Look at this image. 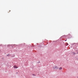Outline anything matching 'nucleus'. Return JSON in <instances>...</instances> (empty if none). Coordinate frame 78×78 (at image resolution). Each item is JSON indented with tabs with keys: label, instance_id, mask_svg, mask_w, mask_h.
Wrapping results in <instances>:
<instances>
[{
	"label": "nucleus",
	"instance_id": "5",
	"mask_svg": "<svg viewBox=\"0 0 78 78\" xmlns=\"http://www.w3.org/2000/svg\"><path fill=\"white\" fill-rule=\"evenodd\" d=\"M67 41V40H65V41Z\"/></svg>",
	"mask_w": 78,
	"mask_h": 78
},
{
	"label": "nucleus",
	"instance_id": "2",
	"mask_svg": "<svg viewBox=\"0 0 78 78\" xmlns=\"http://www.w3.org/2000/svg\"><path fill=\"white\" fill-rule=\"evenodd\" d=\"M59 70H61V69H62V68L60 67L59 68Z\"/></svg>",
	"mask_w": 78,
	"mask_h": 78
},
{
	"label": "nucleus",
	"instance_id": "4",
	"mask_svg": "<svg viewBox=\"0 0 78 78\" xmlns=\"http://www.w3.org/2000/svg\"><path fill=\"white\" fill-rule=\"evenodd\" d=\"M33 76H35V75L34 74H33Z\"/></svg>",
	"mask_w": 78,
	"mask_h": 78
},
{
	"label": "nucleus",
	"instance_id": "3",
	"mask_svg": "<svg viewBox=\"0 0 78 78\" xmlns=\"http://www.w3.org/2000/svg\"><path fill=\"white\" fill-rule=\"evenodd\" d=\"M7 56H10V55L8 54V55H7Z\"/></svg>",
	"mask_w": 78,
	"mask_h": 78
},
{
	"label": "nucleus",
	"instance_id": "1",
	"mask_svg": "<svg viewBox=\"0 0 78 78\" xmlns=\"http://www.w3.org/2000/svg\"><path fill=\"white\" fill-rule=\"evenodd\" d=\"M13 68L14 69H17L18 68V67L17 66H13Z\"/></svg>",
	"mask_w": 78,
	"mask_h": 78
}]
</instances>
